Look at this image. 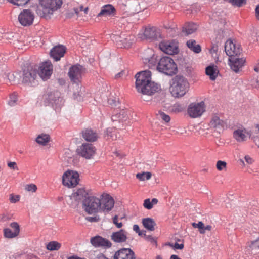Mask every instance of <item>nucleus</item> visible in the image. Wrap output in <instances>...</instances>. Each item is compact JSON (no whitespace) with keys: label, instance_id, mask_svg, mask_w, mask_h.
Listing matches in <instances>:
<instances>
[{"label":"nucleus","instance_id":"f257e3e1","mask_svg":"<svg viewBox=\"0 0 259 259\" xmlns=\"http://www.w3.org/2000/svg\"><path fill=\"white\" fill-rule=\"evenodd\" d=\"M135 78L136 88L138 92L152 95L161 90L160 84L151 81V72L149 70L137 73Z\"/></svg>","mask_w":259,"mask_h":259},{"label":"nucleus","instance_id":"f03ea898","mask_svg":"<svg viewBox=\"0 0 259 259\" xmlns=\"http://www.w3.org/2000/svg\"><path fill=\"white\" fill-rule=\"evenodd\" d=\"M157 70L167 75L172 76L177 72V66L170 57L164 56L161 58L157 65Z\"/></svg>","mask_w":259,"mask_h":259},{"label":"nucleus","instance_id":"7ed1b4c3","mask_svg":"<svg viewBox=\"0 0 259 259\" xmlns=\"http://www.w3.org/2000/svg\"><path fill=\"white\" fill-rule=\"evenodd\" d=\"M189 89V83L183 77L177 76L173 79L170 87V92L175 97L183 96Z\"/></svg>","mask_w":259,"mask_h":259},{"label":"nucleus","instance_id":"20e7f679","mask_svg":"<svg viewBox=\"0 0 259 259\" xmlns=\"http://www.w3.org/2000/svg\"><path fill=\"white\" fill-rule=\"evenodd\" d=\"M83 206L84 211L88 214L96 213L101 210L100 199L95 196H88L84 199Z\"/></svg>","mask_w":259,"mask_h":259},{"label":"nucleus","instance_id":"39448f33","mask_svg":"<svg viewBox=\"0 0 259 259\" xmlns=\"http://www.w3.org/2000/svg\"><path fill=\"white\" fill-rule=\"evenodd\" d=\"M79 176L77 172L68 170L62 176V184L69 188H74L79 183Z\"/></svg>","mask_w":259,"mask_h":259},{"label":"nucleus","instance_id":"423d86ee","mask_svg":"<svg viewBox=\"0 0 259 259\" xmlns=\"http://www.w3.org/2000/svg\"><path fill=\"white\" fill-rule=\"evenodd\" d=\"M206 109L204 102H193L189 104L187 109V113L191 118H198L202 116Z\"/></svg>","mask_w":259,"mask_h":259},{"label":"nucleus","instance_id":"0eeeda50","mask_svg":"<svg viewBox=\"0 0 259 259\" xmlns=\"http://www.w3.org/2000/svg\"><path fill=\"white\" fill-rule=\"evenodd\" d=\"M37 76V71L36 69L32 67H28L27 69L23 70L22 83L27 85L33 86L36 83Z\"/></svg>","mask_w":259,"mask_h":259},{"label":"nucleus","instance_id":"6e6552de","mask_svg":"<svg viewBox=\"0 0 259 259\" xmlns=\"http://www.w3.org/2000/svg\"><path fill=\"white\" fill-rule=\"evenodd\" d=\"M39 3L43 7L44 13L50 14L61 7L62 0H39Z\"/></svg>","mask_w":259,"mask_h":259},{"label":"nucleus","instance_id":"1a4fd4ad","mask_svg":"<svg viewBox=\"0 0 259 259\" xmlns=\"http://www.w3.org/2000/svg\"><path fill=\"white\" fill-rule=\"evenodd\" d=\"M96 151V148L93 144L86 143H83L77 149L78 154L87 159L93 158Z\"/></svg>","mask_w":259,"mask_h":259},{"label":"nucleus","instance_id":"9d476101","mask_svg":"<svg viewBox=\"0 0 259 259\" xmlns=\"http://www.w3.org/2000/svg\"><path fill=\"white\" fill-rule=\"evenodd\" d=\"M159 48L170 55L177 54L179 51L178 42L175 40H163L159 44Z\"/></svg>","mask_w":259,"mask_h":259},{"label":"nucleus","instance_id":"9b49d317","mask_svg":"<svg viewBox=\"0 0 259 259\" xmlns=\"http://www.w3.org/2000/svg\"><path fill=\"white\" fill-rule=\"evenodd\" d=\"M35 18L34 12L30 9H24L18 16L19 23L24 26L32 24Z\"/></svg>","mask_w":259,"mask_h":259},{"label":"nucleus","instance_id":"f8f14e48","mask_svg":"<svg viewBox=\"0 0 259 259\" xmlns=\"http://www.w3.org/2000/svg\"><path fill=\"white\" fill-rule=\"evenodd\" d=\"M225 50L230 57H238L241 52L240 45L236 44L231 39H228L225 43Z\"/></svg>","mask_w":259,"mask_h":259},{"label":"nucleus","instance_id":"ddd939ff","mask_svg":"<svg viewBox=\"0 0 259 259\" xmlns=\"http://www.w3.org/2000/svg\"><path fill=\"white\" fill-rule=\"evenodd\" d=\"M82 72V66L80 65H75L70 68L68 75L73 82L77 83L80 81Z\"/></svg>","mask_w":259,"mask_h":259},{"label":"nucleus","instance_id":"4468645a","mask_svg":"<svg viewBox=\"0 0 259 259\" xmlns=\"http://www.w3.org/2000/svg\"><path fill=\"white\" fill-rule=\"evenodd\" d=\"M101 210L109 212L113 208L114 205L113 198L107 194H103L101 196Z\"/></svg>","mask_w":259,"mask_h":259},{"label":"nucleus","instance_id":"2eb2a0df","mask_svg":"<svg viewBox=\"0 0 259 259\" xmlns=\"http://www.w3.org/2000/svg\"><path fill=\"white\" fill-rule=\"evenodd\" d=\"M210 128H212L220 133L223 132L225 127L227 126V123L226 121L221 119L220 117L214 115L212 116L210 121L209 124Z\"/></svg>","mask_w":259,"mask_h":259},{"label":"nucleus","instance_id":"dca6fc26","mask_svg":"<svg viewBox=\"0 0 259 259\" xmlns=\"http://www.w3.org/2000/svg\"><path fill=\"white\" fill-rule=\"evenodd\" d=\"M53 66L51 62H46L42 63L39 67L37 73L43 80L49 78L52 73Z\"/></svg>","mask_w":259,"mask_h":259},{"label":"nucleus","instance_id":"f3484780","mask_svg":"<svg viewBox=\"0 0 259 259\" xmlns=\"http://www.w3.org/2000/svg\"><path fill=\"white\" fill-rule=\"evenodd\" d=\"M113 259H135V256L131 249L122 248L115 253Z\"/></svg>","mask_w":259,"mask_h":259},{"label":"nucleus","instance_id":"a211bd4d","mask_svg":"<svg viewBox=\"0 0 259 259\" xmlns=\"http://www.w3.org/2000/svg\"><path fill=\"white\" fill-rule=\"evenodd\" d=\"M142 59L144 64H148L150 66L155 63L156 56L152 49H147L142 53Z\"/></svg>","mask_w":259,"mask_h":259},{"label":"nucleus","instance_id":"6ab92c4d","mask_svg":"<svg viewBox=\"0 0 259 259\" xmlns=\"http://www.w3.org/2000/svg\"><path fill=\"white\" fill-rule=\"evenodd\" d=\"M91 243L95 247L110 248L112 246V243L110 241L99 236L92 238Z\"/></svg>","mask_w":259,"mask_h":259},{"label":"nucleus","instance_id":"aec40b11","mask_svg":"<svg viewBox=\"0 0 259 259\" xmlns=\"http://www.w3.org/2000/svg\"><path fill=\"white\" fill-rule=\"evenodd\" d=\"M81 136L83 139L89 142H94L96 141L99 135L98 133L91 128H85L81 132Z\"/></svg>","mask_w":259,"mask_h":259},{"label":"nucleus","instance_id":"412c9836","mask_svg":"<svg viewBox=\"0 0 259 259\" xmlns=\"http://www.w3.org/2000/svg\"><path fill=\"white\" fill-rule=\"evenodd\" d=\"M229 61L231 68L235 72L239 71L245 62L244 59L239 58L238 57L230 58Z\"/></svg>","mask_w":259,"mask_h":259},{"label":"nucleus","instance_id":"4be33fe9","mask_svg":"<svg viewBox=\"0 0 259 259\" xmlns=\"http://www.w3.org/2000/svg\"><path fill=\"white\" fill-rule=\"evenodd\" d=\"M127 232L121 229L118 231L113 232L111 235V239L115 243H123L126 241Z\"/></svg>","mask_w":259,"mask_h":259},{"label":"nucleus","instance_id":"5701e85b","mask_svg":"<svg viewBox=\"0 0 259 259\" xmlns=\"http://www.w3.org/2000/svg\"><path fill=\"white\" fill-rule=\"evenodd\" d=\"M116 9L114 7L110 4L105 5L101 8L100 12L97 16L100 17L102 16H112L116 14Z\"/></svg>","mask_w":259,"mask_h":259},{"label":"nucleus","instance_id":"b1692460","mask_svg":"<svg viewBox=\"0 0 259 259\" xmlns=\"http://www.w3.org/2000/svg\"><path fill=\"white\" fill-rule=\"evenodd\" d=\"M66 51L65 47L62 45H59L54 47L50 52L51 57L55 61H58L60 58L62 57Z\"/></svg>","mask_w":259,"mask_h":259},{"label":"nucleus","instance_id":"393cba45","mask_svg":"<svg viewBox=\"0 0 259 259\" xmlns=\"http://www.w3.org/2000/svg\"><path fill=\"white\" fill-rule=\"evenodd\" d=\"M129 112L126 109L116 110L115 113L112 116L113 121H126L128 118Z\"/></svg>","mask_w":259,"mask_h":259},{"label":"nucleus","instance_id":"a878e982","mask_svg":"<svg viewBox=\"0 0 259 259\" xmlns=\"http://www.w3.org/2000/svg\"><path fill=\"white\" fill-rule=\"evenodd\" d=\"M88 195V192L85 190L84 188H79L75 192L73 193L71 195V199L76 201L79 202L83 198H86L87 196Z\"/></svg>","mask_w":259,"mask_h":259},{"label":"nucleus","instance_id":"bb28decb","mask_svg":"<svg viewBox=\"0 0 259 259\" xmlns=\"http://www.w3.org/2000/svg\"><path fill=\"white\" fill-rule=\"evenodd\" d=\"M205 73L211 80H214L219 74V70L217 66L211 65L207 66L205 69Z\"/></svg>","mask_w":259,"mask_h":259},{"label":"nucleus","instance_id":"cd10ccee","mask_svg":"<svg viewBox=\"0 0 259 259\" xmlns=\"http://www.w3.org/2000/svg\"><path fill=\"white\" fill-rule=\"evenodd\" d=\"M156 28L155 27H148L145 28L143 32V38L151 39L156 36Z\"/></svg>","mask_w":259,"mask_h":259},{"label":"nucleus","instance_id":"c85d7f7f","mask_svg":"<svg viewBox=\"0 0 259 259\" xmlns=\"http://www.w3.org/2000/svg\"><path fill=\"white\" fill-rule=\"evenodd\" d=\"M246 133V130L244 129H237L234 131L233 137L237 141L243 142L247 138Z\"/></svg>","mask_w":259,"mask_h":259},{"label":"nucleus","instance_id":"c756f323","mask_svg":"<svg viewBox=\"0 0 259 259\" xmlns=\"http://www.w3.org/2000/svg\"><path fill=\"white\" fill-rule=\"evenodd\" d=\"M188 48L195 53H199L201 51V47L197 44L196 41L194 39H190L186 42Z\"/></svg>","mask_w":259,"mask_h":259},{"label":"nucleus","instance_id":"7c9ffc66","mask_svg":"<svg viewBox=\"0 0 259 259\" xmlns=\"http://www.w3.org/2000/svg\"><path fill=\"white\" fill-rule=\"evenodd\" d=\"M197 25L194 23H187L183 28V32L186 35H190L195 32L197 29Z\"/></svg>","mask_w":259,"mask_h":259},{"label":"nucleus","instance_id":"2f4dec72","mask_svg":"<svg viewBox=\"0 0 259 259\" xmlns=\"http://www.w3.org/2000/svg\"><path fill=\"white\" fill-rule=\"evenodd\" d=\"M142 224L146 229L151 231L154 230V226L156 225L153 219L149 218L143 219Z\"/></svg>","mask_w":259,"mask_h":259},{"label":"nucleus","instance_id":"473e14b6","mask_svg":"<svg viewBox=\"0 0 259 259\" xmlns=\"http://www.w3.org/2000/svg\"><path fill=\"white\" fill-rule=\"evenodd\" d=\"M50 137L48 134H41L36 138L35 141L39 145L45 146L50 141Z\"/></svg>","mask_w":259,"mask_h":259},{"label":"nucleus","instance_id":"72a5a7b5","mask_svg":"<svg viewBox=\"0 0 259 259\" xmlns=\"http://www.w3.org/2000/svg\"><path fill=\"white\" fill-rule=\"evenodd\" d=\"M61 244L56 241L49 242L46 245V248L49 251H57L60 249Z\"/></svg>","mask_w":259,"mask_h":259},{"label":"nucleus","instance_id":"f704fd0d","mask_svg":"<svg viewBox=\"0 0 259 259\" xmlns=\"http://www.w3.org/2000/svg\"><path fill=\"white\" fill-rule=\"evenodd\" d=\"M158 200L156 198H153L151 201L150 199H146L144 200L143 206L147 209H151L154 205L157 204Z\"/></svg>","mask_w":259,"mask_h":259},{"label":"nucleus","instance_id":"c9c22d12","mask_svg":"<svg viewBox=\"0 0 259 259\" xmlns=\"http://www.w3.org/2000/svg\"><path fill=\"white\" fill-rule=\"evenodd\" d=\"M18 101V94L14 92L11 93L9 95V99L8 102V104L10 106H15Z\"/></svg>","mask_w":259,"mask_h":259},{"label":"nucleus","instance_id":"e433bc0d","mask_svg":"<svg viewBox=\"0 0 259 259\" xmlns=\"http://www.w3.org/2000/svg\"><path fill=\"white\" fill-rule=\"evenodd\" d=\"M152 175L150 172H143L138 173L136 175V178L140 181H145L149 180L151 178Z\"/></svg>","mask_w":259,"mask_h":259},{"label":"nucleus","instance_id":"4c0bfd02","mask_svg":"<svg viewBox=\"0 0 259 259\" xmlns=\"http://www.w3.org/2000/svg\"><path fill=\"white\" fill-rule=\"evenodd\" d=\"M106 133L108 137L112 140H116L117 138L116 130L114 128H108L107 129Z\"/></svg>","mask_w":259,"mask_h":259},{"label":"nucleus","instance_id":"58836bf2","mask_svg":"<svg viewBox=\"0 0 259 259\" xmlns=\"http://www.w3.org/2000/svg\"><path fill=\"white\" fill-rule=\"evenodd\" d=\"M4 235L5 237L7 238H13L16 237L18 234L15 235V232L12 231L9 228H6L4 230Z\"/></svg>","mask_w":259,"mask_h":259},{"label":"nucleus","instance_id":"ea45409f","mask_svg":"<svg viewBox=\"0 0 259 259\" xmlns=\"http://www.w3.org/2000/svg\"><path fill=\"white\" fill-rule=\"evenodd\" d=\"M60 95V93L58 92L51 93L48 96L49 99L50 100V102H54V103H56L57 100L59 99Z\"/></svg>","mask_w":259,"mask_h":259},{"label":"nucleus","instance_id":"a19ab883","mask_svg":"<svg viewBox=\"0 0 259 259\" xmlns=\"http://www.w3.org/2000/svg\"><path fill=\"white\" fill-rule=\"evenodd\" d=\"M192 226L195 228H198L199 229V232L201 234H204L205 231L204 230V225L202 222H199L198 223H193Z\"/></svg>","mask_w":259,"mask_h":259},{"label":"nucleus","instance_id":"79ce46f5","mask_svg":"<svg viewBox=\"0 0 259 259\" xmlns=\"http://www.w3.org/2000/svg\"><path fill=\"white\" fill-rule=\"evenodd\" d=\"M216 167L219 171H222L224 169H226L227 167V163L224 161L219 160L217 162Z\"/></svg>","mask_w":259,"mask_h":259},{"label":"nucleus","instance_id":"37998d69","mask_svg":"<svg viewBox=\"0 0 259 259\" xmlns=\"http://www.w3.org/2000/svg\"><path fill=\"white\" fill-rule=\"evenodd\" d=\"M10 3L17 5V6H23L28 3L30 0H7Z\"/></svg>","mask_w":259,"mask_h":259},{"label":"nucleus","instance_id":"c03bdc74","mask_svg":"<svg viewBox=\"0 0 259 259\" xmlns=\"http://www.w3.org/2000/svg\"><path fill=\"white\" fill-rule=\"evenodd\" d=\"M20 198V197L18 195L11 194L10 195L9 200L10 202L15 203L19 201Z\"/></svg>","mask_w":259,"mask_h":259},{"label":"nucleus","instance_id":"a18cd8bd","mask_svg":"<svg viewBox=\"0 0 259 259\" xmlns=\"http://www.w3.org/2000/svg\"><path fill=\"white\" fill-rule=\"evenodd\" d=\"M10 227L13 229L15 234H19L20 232V227L18 224L16 222L12 223L10 224Z\"/></svg>","mask_w":259,"mask_h":259},{"label":"nucleus","instance_id":"49530a36","mask_svg":"<svg viewBox=\"0 0 259 259\" xmlns=\"http://www.w3.org/2000/svg\"><path fill=\"white\" fill-rule=\"evenodd\" d=\"M25 189L28 191L35 192L37 190V186L33 184H28L25 186Z\"/></svg>","mask_w":259,"mask_h":259},{"label":"nucleus","instance_id":"de8ad7c7","mask_svg":"<svg viewBox=\"0 0 259 259\" xmlns=\"http://www.w3.org/2000/svg\"><path fill=\"white\" fill-rule=\"evenodd\" d=\"M113 223L114 224H115L116 225V226L118 228H121L122 226H123V224L121 222H118V216L117 215H115L113 218Z\"/></svg>","mask_w":259,"mask_h":259},{"label":"nucleus","instance_id":"09e8293b","mask_svg":"<svg viewBox=\"0 0 259 259\" xmlns=\"http://www.w3.org/2000/svg\"><path fill=\"white\" fill-rule=\"evenodd\" d=\"M218 51V46L217 44H213L209 50V52L212 55H214L217 54Z\"/></svg>","mask_w":259,"mask_h":259},{"label":"nucleus","instance_id":"8fccbe9b","mask_svg":"<svg viewBox=\"0 0 259 259\" xmlns=\"http://www.w3.org/2000/svg\"><path fill=\"white\" fill-rule=\"evenodd\" d=\"M259 240V237L255 240L251 241L249 242H248V247L253 249L255 248V245L257 243V242Z\"/></svg>","mask_w":259,"mask_h":259},{"label":"nucleus","instance_id":"3c124183","mask_svg":"<svg viewBox=\"0 0 259 259\" xmlns=\"http://www.w3.org/2000/svg\"><path fill=\"white\" fill-rule=\"evenodd\" d=\"M160 116L161 118V119L166 122H169V121L170 120V118L169 116L165 114L163 112L160 113Z\"/></svg>","mask_w":259,"mask_h":259},{"label":"nucleus","instance_id":"603ef678","mask_svg":"<svg viewBox=\"0 0 259 259\" xmlns=\"http://www.w3.org/2000/svg\"><path fill=\"white\" fill-rule=\"evenodd\" d=\"M8 167L12 169H16L18 170V167L17 165V163L15 162H9L8 163Z\"/></svg>","mask_w":259,"mask_h":259},{"label":"nucleus","instance_id":"864d4df0","mask_svg":"<svg viewBox=\"0 0 259 259\" xmlns=\"http://www.w3.org/2000/svg\"><path fill=\"white\" fill-rule=\"evenodd\" d=\"M85 219L90 222H96L99 221L100 218L98 216L96 217H88Z\"/></svg>","mask_w":259,"mask_h":259},{"label":"nucleus","instance_id":"5fc2aeb1","mask_svg":"<svg viewBox=\"0 0 259 259\" xmlns=\"http://www.w3.org/2000/svg\"><path fill=\"white\" fill-rule=\"evenodd\" d=\"M83 6L82 5H80L78 8H74V11L75 13L78 15L80 12L83 11Z\"/></svg>","mask_w":259,"mask_h":259},{"label":"nucleus","instance_id":"6e6d98bb","mask_svg":"<svg viewBox=\"0 0 259 259\" xmlns=\"http://www.w3.org/2000/svg\"><path fill=\"white\" fill-rule=\"evenodd\" d=\"M174 248L176 249H182L184 248V244L183 243L179 244L175 243Z\"/></svg>","mask_w":259,"mask_h":259},{"label":"nucleus","instance_id":"4d7b16f0","mask_svg":"<svg viewBox=\"0 0 259 259\" xmlns=\"http://www.w3.org/2000/svg\"><path fill=\"white\" fill-rule=\"evenodd\" d=\"M245 160L247 163L248 164H251L253 162V159L250 157L249 156H245Z\"/></svg>","mask_w":259,"mask_h":259},{"label":"nucleus","instance_id":"13d9d810","mask_svg":"<svg viewBox=\"0 0 259 259\" xmlns=\"http://www.w3.org/2000/svg\"><path fill=\"white\" fill-rule=\"evenodd\" d=\"M127 38L125 39L124 40V42H123V47L124 48H129L131 46V44H132V42H126V40H127Z\"/></svg>","mask_w":259,"mask_h":259},{"label":"nucleus","instance_id":"bf43d9fd","mask_svg":"<svg viewBox=\"0 0 259 259\" xmlns=\"http://www.w3.org/2000/svg\"><path fill=\"white\" fill-rule=\"evenodd\" d=\"M255 11V17L257 19L259 20V5L256 6Z\"/></svg>","mask_w":259,"mask_h":259},{"label":"nucleus","instance_id":"052dcab7","mask_svg":"<svg viewBox=\"0 0 259 259\" xmlns=\"http://www.w3.org/2000/svg\"><path fill=\"white\" fill-rule=\"evenodd\" d=\"M133 230L137 233L139 234V235H140V228L138 225H134L133 226Z\"/></svg>","mask_w":259,"mask_h":259},{"label":"nucleus","instance_id":"680f3d73","mask_svg":"<svg viewBox=\"0 0 259 259\" xmlns=\"http://www.w3.org/2000/svg\"><path fill=\"white\" fill-rule=\"evenodd\" d=\"M96 259H108V258H107L103 254L99 253L97 255Z\"/></svg>","mask_w":259,"mask_h":259},{"label":"nucleus","instance_id":"e2e57ef3","mask_svg":"<svg viewBox=\"0 0 259 259\" xmlns=\"http://www.w3.org/2000/svg\"><path fill=\"white\" fill-rule=\"evenodd\" d=\"M67 259H85L84 258L79 257L76 255H72L69 256L67 258Z\"/></svg>","mask_w":259,"mask_h":259},{"label":"nucleus","instance_id":"0e129e2a","mask_svg":"<svg viewBox=\"0 0 259 259\" xmlns=\"http://www.w3.org/2000/svg\"><path fill=\"white\" fill-rule=\"evenodd\" d=\"M114 154L117 157H122L125 156L124 154H121L118 151H116L114 152Z\"/></svg>","mask_w":259,"mask_h":259},{"label":"nucleus","instance_id":"69168bd1","mask_svg":"<svg viewBox=\"0 0 259 259\" xmlns=\"http://www.w3.org/2000/svg\"><path fill=\"white\" fill-rule=\"evenodd\" d=\"M7 217L5 214H3L1 215H0V221L1 222H4L6 221Z\"/></svg>","mask_w":259,"mask_h":259},{"label":"nucleus","instance_id":"338daca9","mask_svg":"<svg viewBox=\"0 0 259 259\" xmlns=\"http://www.w3.org/2000/svg\"><path fill=\"white\" fill-rule=\"evenodd\" d=\"M254 70L257 72H259V60L257 61L256 65L255 66Z\"/></svg>","mask_w":259,"mask_h":259},{"label":"nucleus","instance_id":"774afa93","mask_svg":"<svg viewBox=\"0 0 259 259\" xmlns=\"http://www.w3.org/2000/svg\"><path fill=\"white\" fill-rule=\"evenodd\" d=\"M170 259H181V258H180L178 255L173 254V255H171Z\"/></svg>","mask_w":259,"mask_h":259}]
</instances>
